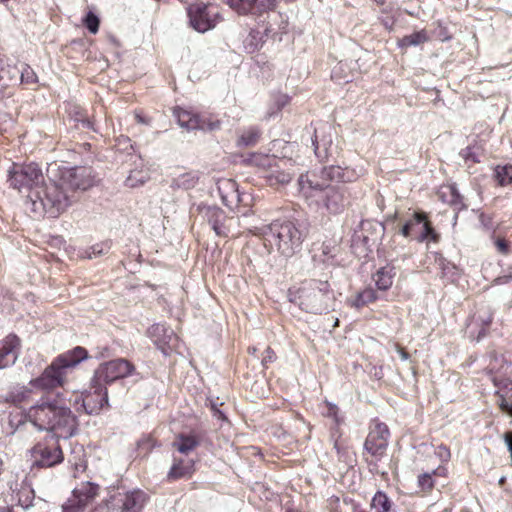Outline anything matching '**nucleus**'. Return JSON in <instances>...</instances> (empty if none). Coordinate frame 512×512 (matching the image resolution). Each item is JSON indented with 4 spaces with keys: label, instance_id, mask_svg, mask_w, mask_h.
Segmentation results:
<instances>
[{
    "label": "nucleus",
    "instance_id": "1",
    "mask_svg": "<svg viewBox=\"0 0 512 512\" xmlns=\"http://www.w3.org/2000/svg\"><path fill=\"white\" fill-rule=\"evenodd\" d=\"M55 178L37 194L40 202L33 200L30 205L36 214H59L73 201L75 192L85 191L96 183L93 170L89 167H58Z\"/></svg>",
    "mask_w": 512,
    "mask_h": 512
},
{
    "label": "nucleus",
    "instance_id": "2",
    "mask_svg": "<svg viewBox=\"0 0 512 512\" xmlns=\"http://www.w3.org/2000/svg\"><path fill=\"white\" fill-rule=\"evenodd\" d=\"M24 417L38 430L52 432L57 439L72 437L78 428L77 417L65 405L60 394L54 398L42 397L25 412Z\"/></svg>",
    "mask_w": 512,
    "mask_h": 512
},
{
    "label": "nucleus",
    "instance_id": "3",
    "mask_svg": "<svg viewBox=\"0 0 512 512\" xmlns=\"http://www.w3.org/2000/svg\"><path fill=\"white\" fill-rule=\"evenodd\" d=\"M86 358V349L80 346L75 347L73 350L57 356L38 377L29 381V386L42 392H51L59 387H64L69 373Z\"/></svg>",
    "mask_w": 512,
    "mask_h": 512
},
{
    "label": "nucleus",
    "instance_id": "4",
    "mask_svg": "<svg viewBox=\"0 0 512 512\" xmlns=\"http://www.w3.org/2000/svg\"><path fill=\"white\" fill-rule=\"evenodd\" d=\"M291 301L303 311L321 314L332 308L335 297L328 281L310 279L289 290Z\"/></svg>",
    "mask_w": 512,
    "mask_h": 512
},
{
    "label": "nucleus",
    "instance_id": "5",
    "mask_svg": "<svg viewBox=\"0 0 512 512\" xmlns=\"http://www.w3.org/2000/svg\"><path fill=\"white\" fill-rule=\"evenodd\" d=\"M43 174L40 168L35 163L27 165L13 164L12 168L8 171V182L10 186L19 192L28 191V200L25 203L26 211H31L37 215L31 208L30 203L35 200L37 203L40 199L37 197L39 191L45 188L48 183L43 184Z\"/></svg>",
    "mask_w": 512,
    "mask_h": 512
},
{
    "label": "nucleus",
    "instance_id": "6",
    "mask_svg": "<svg viewBox=\"0 0 512 512\" xmlns=\"http://www.w3.org/2000/svg\"><path fill=\"white\" fill-rule=\"evenodd\" d=\"M254 162L266 169L265 178L273 187L290 183L296 173L294 162L290 158L259 155L254 157Z\"/></svg>",
    "mask_w": 512,
    "mask_h": 512
},
{
    "label": "nucleus",
    "instance_id": "7",
    "mask_svg": "<svg viewBox=\"0 0 512 512\" xmlns=\"http://www.w3.org/2000/svg\"><path fill=\"white\" fill-rule=\"evenodd\" d=\"M304 228L305 226H254L250 232L261 235L266 233L264 229H269L277 240L278 248L289 256L301 245L305 236Z\"/></svg>",
    "mask_w": 512,
    "mask_h": 512
},
{
    "label": "nucleus",
    "instance_id": "8",
    "mask_svg": "<svg viewBox=\"0 0 512 512\" xmlns=\"http://www.w3.org/2000/svg\"><path fill=\"white\" fill-rule=\"evenodd\" d=\"M389 436L390 432L386 424L373 421L364 443L365 452L371 456V460L366 459L369 465H376L377 461L385 456Z\"/></svg>",
    "mask_w": 512,
    "mask_h": 512
},
{
    "label": "nucleus",
    "instance_id": "9",
    "mask_svg": "<svg viewBox=\"0 0 512 512\" xmlns=\"http://www.w3.org/2000/svg\"><path fill=\"white\" fill-rule=\"evenodd\" d=\"M134 371V365L126 359L119 358L111 360L99 365L94 372L92 382L103 386V384H109L118 379L130 376Z\"/></svg>",
    "mask_w": 512,
    "mask_h": 512
},
{
    "label": "nucleus",
    "instance_id": "10",
    "mask_svg": "<svg viewBox=\"0 0 512 512\" xmlns=\"http://www.w3.org/2000/svg\"><path fill=\"white\" fill-rule=\"evenodd\" d=\"M188 16L191 27L200 33H205L216 26L219 11L214 5L196 3L189 6Z\"/></svg>",
    "mask_w": 512,
    "mask_h": 512
},
{
    "label": "nucleus",
    "instance_id": "11",
    "mask_svg": "<svg viewBox=\"0 0 512 512\" xmlns=\"http://www.w3.org/2000/svg\"><path fill=\"white\" fill-rule=\"evenodd\" d=\"M34 465L38 467H52L63 461V453L58 439L51 437L37 443L31 450Z\"/></svg>",
    "mask_w": 512,
    "mask_h": 512
},
{
    "label": "nucleus",
    "instance_id": "12",
    "mask_svg": "<svg viewBox=\"0 0 512 512\" xmlns=\"http://www.w3.org/2000/svg\"><path fill=\"white\" fill-rule=\"evenodd\" d=\"M99 494V485L92 482H82L75 487L72 495L62 505L63 512H82Z\"/></svg>",
    "mask_w": 512,
    "mask_h": 512
},
{
    "label": "nucleus",
    "instance_id": "13",
    "mask_svg": "<svg viewBox=\"0 0 512 512\" xmlns=\"http://www.w3.org/2000/svg\"><path fill=\"white\" fill-rule=\"evenodd\" d=\"M174 115L177 118L178 124L188 130L200 129L214 131L220 128V122L218 120H211L210 118L194 114L185 109H175Z\"/></svg>",
    "mask_w": 512,
    "mask_h": 512
},
{
    "label": "nucleus",
    "instance_id": "14",
    "mask_svg": "<svg viewBox=\"0 0 512 512\" xmlns=\"http://www.w3.org/2000/svg\"><path fill=\"white\" fill-rule=\"evenodd\" d=\"M238 14L262 15L273 10L277 0H226Z\"/></svg>",
    "mask_w": 512,
    "mask_h": 512
},
{
    "label": "nucleus",
    "instance_id": "15",
    "mask_svg": "<svg viewBox=\"0 0 512 512\" xmlns=\"http://www.w3.org/2000/svg\"><path fill=\"white\" fill-rule=\"evenodd\" d=\"M218 192L223 203L228 207L238 206L239 204H248L250 195L240 193L238 184L232 179H221L217 183Z\"/></svg>",
    "mask_w": 512,
    "mask_h": 512
},
{
    "label": "nucleus",
    "instance_id": "16",
    "mask_svg": "<svg viewBox=\"0 0 512 512\" xmlns=\"http://www.w3.org/2000/svg\"><path fill=\"white\" fill-rule=\"evenodd\" d=\"M93 393L87 394L81 401L80 407L87 414H97L105 405L108 404L107 389L97 383L92 382Z\"/></svg>",
    "mask_w": 512,
    "mask_h": 512
},
{
    "label": "nucleus",
    "instance_id": "17",
    "mask_svg": "<svg viewBox=\"0 0 512 512\" xmlns=\"http://www.w3.org/2000/svg\"><path fill=\"white\" fill-rule=\"evenodd\" d=\"M147 335L164 354H167V349L173 347L177 341L173 330L164 324L152 325L147 330Z\"/></svg>",
    "mask_w": 512,
    "mask_h": 512
},
{
    "label": "nucleus",
    "instance_id": "18",
    "mask_svg": "<svg viewBox=\"0 0 512 512\" xmlns=\"http://www.w3.org/2000/svg\"><path fill=\"white\" fill-rule=\"evenodd\" d=\"M190 214L194 222L200 224H219L225 220L224 212L215 205L199 204L193 206Z\"/></svg>",
    "mask_w": 512,
    "mask_h": 512
},
{
    "label": "nucleus",
    "instance_id": "19",
    "mask_svg": "<svg viewBox=\"0 0 512 512\" xmlns=\"http://www.w3.org/2000/svg\"><path fill=\"white\" fill-rule=\"evenodd\" d=\"M146 501L147 496L143 491L134 490L119 495L116 506L120 512H141Z\"/></svg>",
    "mask_w": 512,
    "mask_h": 512
},
{
    "label": "nucleus",
    "instance_id": "20",
    "mask_svg": "<svg viewBox=\"0 0 512 512\" xmlns=\"http://www.w3.org/2000/svg\"><path fill=\"white\" fill-rule=\"evenodd\" d=\"M274 33L272 24H262L256 29H252L247 37L244 39V48L248 53H254L258 51L265 42V37H268Z\"/></svg>",
    "mask_w": 512,
    "mask_h": 512
},
{
    "label": "nucleus",
    "instance_id": "21",
    "mask_svg": "<svg viewBox=\"0 0 512 512\" xmlns=\"http://www.w3.org/2000/svg\"><path fill=\"white\" fill-rule=\"evenodd\" d=\"M298 186L300 193L305 198H311L326 190L329 185L322 179L318 180L314 173H306L299 176Z\"/></svg>",
    "mask_w": 512,
    "mask_h": 512
},
{
    "label": "nucleus",
    "instance_id": "22",
    "mask_svg": "<svg viewBox=\"0 0 512 512\" xmlns=\"http://www.w3.org/2000/svg\"><path fill=\"white\" fill-rule=\"evenodd\" d=\"M19 350V339L15 335H8L0 341V369L15 363Z\"/></svg>",
    "mask_w": 512,
    "mask_h": 512
},
{
    "label": "nucleus",
    "instance_id": "23",
    "mask_svg": "<svg viewBox=\"0 0 512 512\" xmlns=\"http://www.w3.org/2000/svg\"><path fill=\"white\" fill-rule=\"evenodd\" d=\"M194 462L191 459H177L174 458V463L168 472L170 480H177L180 478L190 476L194 471Z\"/></svg>",
    "mask_w": 512,
    "mask_h": 512
},
{
    "label": "nucleus",
    "instance_id": "24",
    "mask_svg": "<svg viewBox=\"0 0 512 512\" xmlns=\"http://www.w3.org/2000/svg\"><path fill=\"white\" fill-rule=\"evenodd\" d=\"M344 193L340 190V187L328 186L326 189V207L332 213H338L344 207L345 204Z\"/></svg>",
    "mask_w": 512,
    "mask_h": 512
},
{
    "label": "nucleus",
    "instance_id": "25",
    "mask_svg": "<svg viewBox=\"0 0 512 512\" xmlns=\"http://www.w3.org/2000/svg\"><path fill=\"white\" fill-rule=\"evenodd\" d=\"M378 299L376 291L371 288H365L363 291L358 292L354 297L347 299V304L350 307L360 309L370 303L375 302Z\"/></svg>",
    "mask_w": 512,
    "mask_h": 512
},
{
    "label": "nucleus",
    "instance_id": "26",
    "mask_svg": "<svg viewBox=\"0 0 512 512\" xmlns=\"http://www.w3.org/2000/svg\"><path fill=\"white\" fill-rule=\"evenodd\" d=\"M394 276L395 268L393 266L387 265L377 270L373 276V279L375 281L376 287L379 290L386 291L392 286Z\"/></svg>",
    "mask_w": 512,
    "mask_h": 512
},
{
    "label": "nucleus",
    "instance_id": "27",
    "mask_svg": "<svg viewBox=\"0 0 512 512\" xmlns=\"http://www.w3.org/2000/svg\"><path fill=\"white\" fill-rule=\"evenodd\" d=\"M492 322V314L489 309H482L475 314L471 320V322L467 325L468 329L472 331L474 326L481 325V329L478 333L477 340L481 339L486 334V328Z\"/></svg>",
    "mask_w": 512,
    "mask_h": 512
},
{
    "label": "nucleus",
    "instance_id": "28",
    "mask_svg": "<svg viewBox=\"0 0 512 512\" xmlns=\"http://www.w3.org/2000/svg\"><path fill=\"white\" fill-rule=\"evenodd\" d=\"M199 181V174L196 171L185 172L173 178L172 186L189 190L194 188Z\"/></svg>",
    "mask_w": 512,
    "mask_h": 512
},
{
    "label": "nucleus",
    "instance_id": "29",
    "mask_svg": "<svg viewBox=\"0 0 512 512\" xmlns=\"http://www.w3.org/2000/svg\"><path fill=\"white\" fill-rule=\"evenodd\" d=\"M430 40V36L428 35L426 30L416 31L410 35H406L401 38L398 42V45L401 48H407L411 46H418Z\"/></svg>",
    "mask_w": 512,
    "mask_h": 512
},
{
    "label": "nucleus",
    "instance_id": "30",
    "mask_svg": "<svg viewBox=\"0 0 512 512\" xmlns=\"http://www.w3.org/2000/svg\"><path fill=\"white\" fill-rule=\"evenodd\" d=\"M199 445L198 440L193 435L180 434L177 439L173 442L175 447L180 453L188 454Z\"/></svg>",
    "mask_w": 512,
    "mask_h": 512
},
{
    "label": "nucleus",
    "instance_id": "31",
    "mask_svg": "<svg viewBox=\"0 0 512 512\" xmlns=\"http://www.w3.org/2000/svg\"><path fill=\"white\" fill-rule=\"evenodd\" d=\"M331 77L338 82H350L353 75L349 63L346 61L338 62L332 69Z\"/></svg>",
    "mask_w": 512,
    "mask_h": 512
},
{
    "label": "nucleus",
    "instance_id": "32",
    "mask_svg": "<svg viewBox=\"0 0 512 512\" xmlns=\"http://www.w3.org/2000/svg\"><path fill=\"white\" fill-rule=\"evenodd\" d=\"M15 498L19 506L23 509H28L33 504L35 498L34 491L29 485L22 484L20 489L15 493Z\"/></svg>",
    "mask_w": 512,
    "mask_h": 512
},
{
    "label": "nucleus",
    "instance_id": "33",
    "mask_svg": "<svg viewBox=\"0 0 512 512\" xmlns=\"http://www.w3.org/2000/svg\"><path fill=\"white\" fill-rule=\"evenodd\" d=\"M391 506L392 502L384 492L378 491L375 493L371 501L372 509L376 512H390Z\"/></svg>",
    "mask_w": 512,
    "mask_h": 512
},
{
    "label": "nucleus",
    "instance_id": "34",
    "mask_svg": "<svg viewBox=\"0 0 512 512\" xmlns=\"http://www.w3.org/2000/svg\"><path fill=\"white\" fill-rule=\"evenodd\" d=\"M435 264L441 270L443 277L453 278L457 274V267L445 259L442 255L435 253Z\"/></svg>",
    "mask_w": 512,
    "mask_h": 512
},
{
    "label": "nucleus",
    "instance_id": "35",
    "mask_svg": "<svg viewBox=\"0 0 512 512\" xmlns=\"http://www.w3.org/2000/svg\"><path fill=\"white\" fill-rule=\"evenodd\" d=\"M260 138V131L256 127H249L246 130H243L238 139L239 146H253L255 145Z\"/></svg>",
    "mask_w": 512,
    "mask_h": 512
},
{
    "label": "nucleus",
    "instance_id": "36",
    "mask_svg": "<svg viewBox=\"0 0 512 512\" xmlns=\"http://www.w3.org/2000/svg\"><path fill=\"white\" fill-rule=\"evenodd\" d=\"M320 178L328 184V181H345L344 170L340 166H329L323 168Z\"/></svg>",
    "mask_w": 512,
    "mask_h": 512
},
{
    "label": "nucleus",
    "instance_id": "37",
    "mask_svg": "<svg viewBox=\"0 0 512 512\" xmlns=\"http://www.w3.org/2000/svg\"><path fill=\"white\" fill-rule=\"evenodd\" d=\"M494 177L500 186L512 183V165H498L494 170Z\"/></svg>",
    "mask_w": 512,
    "mask_h": 512
},
{
    "label": "nucleus",
    "instance_id": "38",
    "mask_svg": "<svg viewBox=\"0 0 512 512\" xmlns=\"http://www.w3.org/2000/svg\"><path fill=\"white\" fill-rule=\"evenodd\" d=\"M499 406L503 412L512 416V382L506 387L505 392L499 395Z\"/></svg>",
    "mask_w": 512,
    "mask_h": 512
},
{
    "label": "nucleus",
    "instance_id": "39",
    "mask_svg": "<svg viewBox=\"0 0 512 512\" xmlns=\"http://www.w3.org/2000/svg\"><path fill=\"white\" fill-rule=\"evenodd\" d=\"M33 388L27 386L16 387L11 393L10 397L14 403L26 401L30 398Z\"/></svg>",
    "mask_w": 512,
    "mask_h": 512
},
{
    "label": "nucleus",
    "instance_id": "40",
    "mask_svg": "<svg viewBox=\"0 0 512 512\" xmlns=\"http://www.w3.org/2000/svg\"><path fill=\"white\" fill-rule=\"evenodd\" d=\"M19 81L22 84H33L37 82V76L34 70L26 64H23L21 68H19Z\"/></svg>",
    "mask_w": 512,
    "mask_h": 512
},
{
    "label": "nucleus",
    "instance_id": "41",
    "mask_svg": "<svg viewBox=\"0 0 512 512\" xmlns=\"http://www.w3.org/2000/svg\"><path fill=\"white\" fill-rule=\"evenodd\" d=\"M83 23L90 33L96 34L98 32L100 21L98 16L92 11H89L86 14L85 18L83 19Z\"/></svg>",
    "mask_w": 512,
    "mask_h": 512
},
{
    "label": "nucleus",
    "instance_id": "42",
    "mask_svg": "<svg viewBox=\"0 0 512 512\" xmlns=\"http://www.w3.org/2000/svg\"><path fill=\"white\" fill-rule=\"evenodd\" d=\"M300 212L296 211L294 206L291 208H285L284 216L282 219H277L276 221H282V224H294V222H300Z\"/></svg>",
    "mask_w": 512,
    "mask_h": 512
},
{
    "label": "nucleus",
    "instance_id": "43",
    "mask_svg": "<svg viewBox=\"0 0 512 512\" xmlns=\"http://www.w3.org/2000/svg\"><path fill=\"white\" fill-rule=\"evenodd\" d=\"M422 231L419 235V241L432 240L436 242L439 235L433 230V226H422Z\"/></svg>",
    "mask_w": 512,
    "mask_h": 512
},
{
    "label": "nucleus",
    "instance_id": "44",
    "mask_svg": "<svg viewBox=\"0 0 512 512\" xmlns=\"http://www.w3.org/2000/svg\"><path fill=\"white\" fill-rule=\"evenodd\" d=\"M418 484L423 490L431 489L433 487L432 475L429 473L419 475Z\"/></svg>",
    "mask_w": 512,
    "mask_h": 512
},
{
    "label": "nucleus",
    "instance_id": "45",
    "mask_svg": "<svg viewBox=\"0 0 512 512\" xmlns=\"http://www.w3.org/2000/svg\"><path fill=\"white\" fill-rule=\"evenodd\" d=\"M440 194L442 196L449 195L451 198L449 200H446L450 204H456L458 202L459 195L456 193V190L452 186L444 187Z\"/></svg>",
    "mask_w": 512,
    "mask_h": 512
},
{
    "label": "nucleus",
    "instance_id": "46",
    "mask_svg": "<svg viewBox=\"0 0 512 512\" xmlns=\"http://www.w3.org/2000/svg\"><path fill=\"white\" fill-rule=\"evenodd\" d=\"M494 244L498 250V252L506 255L509 253V243L504 238H496Z\"/></svg>",
    "mask_w": 512,
    "mask_h": 512
},
{
    "label": "nucleus",
    "instance_id": "47",
    "mask_svg": "<svg viewBox=\"0 0 512 512\" xmlns=\"http://www.w3.org/2000/svg\"><path fill=\"white\" fill-rule=\"evenodd\" d=\"M222 404H223L222 402L218 403V399H216L215 401L214 400L210 401V406L214 413V416L217 417L218 419L225 420L226 417H225L224 413L221 410H219V408H218V405H222Z\"/></svg>",
    "mask_w": 512,
    "mask_h": 512
},
{
    "label": "nucleus",
    "instance_id": "48",
    "mask_svg": "<svg viewBox=\"0 0 512 512\" xmlns=\"http://www.w3.org/2000/svg\"><path fill=\"white\" fill-rule=\"evenodd\" d=\"M275 359V354L271 348H267L265 351V356L262 359V363L266 364L268 362H273Z\"/></svg>",
    "mask_w": 512,
    "mask_h": 512
},
{
    "label": "nucleus",
    "instance_id": "49",
    "mask_svg": "<svg viewBox=\"0 0 512 512\" xmlns=\"http://www.w3.org/2000/svg\"><path fill=\"white\" fill-rule=\"evenodd\" d=\"M212 230L218 236H226L228 231V226H211Z\"/></svg>",
    "mask_w": 512,
    "mask_h": 512
},
{
    "label": "nucleus",
    "instance_id": "50",
    "mask_svg": "<svg viewBox=\"0 0 512 512\" xmlns=\"http://www.w3.org/2000/svg\"><path fill=\"white\" fill-rule=\"evenodd\" d=\"M438 454L443 460H448L450 458V451L445 446L439 447Z\"/></svg>",
    "mask_w": 512,
    "mask_h": 512
},
{
    "label": "nucleus",
    "instance_id": "51",
    "mask_svg": "<svg viewBox=\"0 0 512 512\" xmlns=\"http://www.w3.org/2000/svg\"><path fill=\"white\" fill-rule=\"evenodd\" d=\"M438 37L441 41H447L451 38V36L448 34V32L445 30V28L440 27V32Z\"/></svg>",
    "mask_w": 512,
    "mask_h": 512
},
{
    "label": "nucleus",
    "instance_id": "52",
    "mask_svg": "<svg viewBox=\"0 0 512 512\" xmlns=\"http://www.w3.org/2000/svg\"><path fill=\"white\" fill-rule=\"evenodd\" d=\"M412 215L416 218L417 222L418 223H421V222H424L423 224H429L426 220H425V215L421 214V213H417V212H412Z\"/></svg>",
    "mask_w": 512,
    "mask_h": 512
},
{
    "label": "nucleus",
    "instance_id": "53",
    "mask_svg": "<svg viewBox=\"0 0 512 512\" xmlns=\"http://www.w3.org/2000/svg\"><path fill=\"white\" fill-rule=\"evenodd\" d=\"M396 349H397V352L399 353V355H400L402 360L405 361V360H407L409 358L408 353L404 349H402L398 345H396Z\"/></svg>",
    "mask_w": 512,
    "mask_h": 512
},
{
    "label": "nucleus",
    "instance_id": "54",
    "mask_svg": "<svg viewBox=\"0 0 512 512\" xmlns=\"http://www.w3.org/2000/svg\"><path fill=\"white\" fill-rule=\"evenodd\" d=\"M126 183L129 187H134L137 185V182L134 181V176L132 174H130L128 177H127V180H126Z\"/></svg>",
    "mask_w": 512,
    "mask_h": 512
},
{
    "label": "nucleus",
    "instance_id": "55",
    "mask_svg": "<svg viewBox=\"0 0 512 512\" xmlns=\"http://www.w3.org/2000/svg\"><path fill=\"white\" fill-rule=\"evenodd\" d=\"M462 155H463V157H465V158H466V160H468V159L472 158V160H473L474 162H476V161H477V160L475 159V157H473V156H472V154H471V152H470V149H465V150L462 152Z\"/></svg>",
    "mask_w": 512,
    "mask_h": 512
},
{
    "label": "nucleus",
    "instance_id": "56",
    "mask_svg": "<svg viewBox=\"0 0 512 512\" xmlns=\"http://www.w3.org/2000/svg\"><path fill=\"white\" fill-rule=\"evenodd\" d=\"M411 228H412V226H402V229H401L402 235L405 237L409 236Z\"/></svg>",
    "mask_w": 512,
    "mask_h": 512
},
{
    "label": "nucleus",
    "instance_id": "57",
    "mask_svg": "<svg viewBox=\"0 0 512 512\" xmlns=\"http://www.w3.org/2000/svg\"><path fill=\"white\" fill-rule=\"evenodd\" d=\"M336 413H337V407L335 405H330L329 414L336 417Z\"/></svg>",
    "mask_w": 512,
    "mask_h": 512
},
{
    "label": "nucleus",
    "instance_id": "58",
    "mask_svg": "<svg viewBox=\"0 0 512 512\" xmlns=\"http://www.w3.org/2000/svg\"><path fill=\"white\" fill-rule=\"evenodd\" d=\"M352 512H367L365 509L360 507L359 505H353Z\"/></svg>",
    "mask_w": 512,
    "mask_h": 512
},
{
    "label": "nucleus",
    "instance_id": "59",
    "mask_svg": "<svg viewBox=\"0 0 512 512\" xmlns=\"http://www.w3.org/2000/svg\"><path fill=\"white\" fill-rule=\"evenodd\" d=\"M288 102V97L286 95H282L279 100V105L284 106Z\"/></svg>",
    "mask_w": 512,
    "mask_h": 512
},
{
    "label": "nucleus",
    "instance_id": "60",
    "mask_svg": "<svg viewBox=\"0 0 512 512\" xmlns=\"http://www.w3.org/2000/svg\"><path fill=\"white\" fill-rule=\"evenodd\" d=\"M0 512H12L8 506L0 507Z\"/></svg>",
    "mask_w": 512,
    "mask_h": 512
},
{
    "label": "nucleus",
    "instance_id": "61",
    "mask_svg": "<svg viewBox=\"0 0 512 512\" xmlns=\"http://www.w3.org/2000/svg\"><path fill=\"white\" fill-rule=\"evenodd\" d=\"M90 121L89 120H85L83 121V125L87 126V127H90Z\"/></svg>",
    "mask_w": 512,
    "mask_h": 512
},
{
    "label": "nucleus",
    "instance_id": "62",
    "mask_svg": "<svg viewBox=\"0 0 512 512\" xmlns=\"http://www.w3.org/2000/svg\"><path fill=\"white\" fill-rule=\"evenodd\" d=\"M146 181V178L145 177H141L138 182H140V184H143L144 182Z\"/></svg>",
    "mask_w": 512,
    "mask_h": 512
},
{
    "label": "nucleus",
    "instance_id": "63",
    "mask_svg": "<svg viewBox=\"0 0 512 512\" xmlns=\"http://www.w3.org/2000/svg\"><path fill=\"white\" fill-rule=\"evenodd\" d=\"M338 326V319H336L335 323H334V327Z\"/></svg>",
    "mask_w": 512,
    "mask_h": 512
},
{
    "label": "nucleus",
    "instance_id": "64",
    "mask_svg": "<svg viewBox=\"0 0 512 512\" xmlns=\"http://www.w3.org/2000/svg\"><path fill=\"white\" fill-rule=\"evenodd\" d=\"M137 118L139 119L140 122H143L142 118L140 117V115H137Z\"/></svg>",
    "mask_w": 512,
    "mask_h": 512
}]
</instances>
